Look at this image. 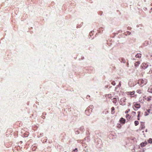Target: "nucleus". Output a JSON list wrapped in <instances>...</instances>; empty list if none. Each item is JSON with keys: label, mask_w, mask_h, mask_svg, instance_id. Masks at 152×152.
<instances>
[{"label": "nucleus", "mask_w": 152, "mask_h": 152, "mask_svg": "<svg viewBox=\"0 0 152 152\" xmlns=\"http://www.w3.org/2000/svg\"><path fill=\"white\" fill-rule=\"evenodd\" d=\"M151 72L152 73V70H151Z\"/></svg>", "instance_id": "cd10ccee"}, {"label": "nucleus", "mask_w": 152, "mask_h": 152, "mask_svg": "<svg viewBox=\"0 0 152 152\" xmlns=\"http://www.w3.org/2000/svg\"><path fill=\"white\" fill-rule=\"evenodd\" d=\"M140 64V61H137L135 63V65L136 66H138L139 64Z\"/></svg>", "instance_id": "f3484780"}, {"label": "nucleus", "mask_w": 152, "mask_h": 152, "mask_svg": "<svg viewBox=\"0 0 152 152\" xmlns=\"http://www.w3.org/2000/svg\"><path fill=\"white\" fill-rule=\"evenodd\" d=\"M135 92L134 91L130 92H126V94L127 95H131L130 97H134L136 96L134 94Z\"/></svg>", "instance_id": "20e7f679"}, {"label": "nucleus", "mask_w": 152, "mask_h": 152, "mask_svg": "<svg viewBox=\"0 0 152 152\" xmlns=\"http://www.w3.org/2000/svg\"><path fill=\"white\" fill-rule=\"evenodd\" d=\"M143 98L147 101L149 102L151 100L152 97L150 96H143Z\"/></svg>", "instance_id": "39448f33"}, {"label": "nucleus", "mask_w": 152, "mask_h": 152, "mask_svg": "<svg viewBox=\"0 0 152 152\" xmlns=\"http://www.w3.org/2000/svg\"><path fill=\"white\" fill-rule=\"evenodd\" d=\"M139 124V122L138 121H134V124L135 126H137Z\"/></svg>", "instance_id": "4468645a"}, {"label": "nucleus", "mask_w": 152, "mask_h": 152, "mask_svg": "<svg viewBox=\"0 0 152 152\" xmlns=\"http://www.w3.org/2000/svg\"><path fill=\"white\" fill-rule=\"evenodd\" d=\"M137 113L138 114V115L137 116V120H140V119L139 117H140V111H138L137 112Z\"/></svg>", "instance_id": "f8f14e48"}, {"label": "nucleus", "mask_w": 152, "mask_h": 152, "mask_svg": "<svg viewBox=\"0 0 152 152\" xmlns=\"http://www.w3.org/2000/svg\"><path fill=\"white\" fill-rule=\"evenodd\" d=\"M141 54L140 53H137L135 55V57L137 58H140L141 57Z\"/></svg>", "instance_id": "6e6552de"}, {"label": "nucleus", "mask_w": 152, "mask_h": 152, "mask_svg": "<svg viewBox=\"0 0 152 152\" xmlns=\"http://www.w3.org/2000/svg\"><path fill=\"white\" fill-rule=\"evenodd\" d=\"M140 107L141 106L140 104L138 103L137 102H134L133 103L132 107L134 110L137 111L138 109H139Z\"/></svg>", "instance_id": "f03ea898"}, {"label": "nucleus", "mask_w": 152, "mask_h": 152, "mask_svg": "<svg viewBox=\"0 0 152 152\" xmlns=\"http://www.w3.org/2000/svg\"><path fill=\"white\" fill-rule=\"evenodd\" d=\"M126 117L127 118V120L129 119L130 118V116L129 114H126Z\"/></svg>", "instance_id": "ddd939ff"}, {"label": "nucleus", "mask_w": 152, "mask_h": 152, "mask_svg": "<svg viewBox=\"0 0 152 152\" xmlns=\"http://www.w3.org/2000/svg\"><path fill=\"white\" fill-rule=\"evenodd\" d=\"M113 102L114 103H116L117 102V99L116 98H114L113 99Z\"/></svg>", "instance_id": "dca6fc26"}, {"label": "nucleus", "mask_w": 152, "mask_h": 152, "mask_svg": "<svg viewBox=\"0 0 152 152\" xmlns=\"http://www.w3.org/2000/svg\"><path fill=\"white\" fill-rule=\"evenodd\" d=\"M117 126L118 128L119 129H120L121 127V126L120 125V124H119Z\"/></svg>", "instance_id": "aec40b11"}, {"label": "nucleus", "mask_w": 152, "mask_h": 152, "mask_svg": "<svg viewBox=\"0 0 152 152\" xmlns=\"http://www.w3.org/2000/svg\"><path fill=\"white\" fill-rule=\"evenodd\" d=\"M125 113L127 114L128 113V111H127V110H126L125 111Z\"/></svg>", "instance_id": "5701e85b"}, {"label": "nucleus", "mask_w": 152, "mask_h": 152, "mask_svg": "<svg viewBox=\"0 0 152 152\" xmlns=\"http://www.w3.org/2000/svg\"><path fill=\"white\" fill-rule=\"evenodd\" d=\"M150 110H147V111H145V114L146 115H148V114L150 113Z\"/></svg>", "instance_id": "9b49d317"}, {"label": "nucleus", "mask_w": 152, "mask_h": 152, "mask_svg": "<svg viewBox=\"0 0 152 152\" xmlns=\"http://www.w3.org/2000/svg\"><path fill=\"white\" fill-rule=\"evenodd\" d=\"M147 83V80L146 79H140L138 80V84L141 87H142Z\"/></svg>", "instance_id": "f257e3e1"}, {"label": "nucleus", "mask_w": 152, "mask_h": 152, "mask_svg": "<svg viewBox=\"0 0 152 152\" xmlns=\"http://www.w3.org/2000/svg\"><path fill=\"white\" fill-rule=\"evenodd\" d=\"M132 114L134 116H135L136 115V113L135 112L132 111Z\"/></svg>", "instance_id": "a211bd4d"}, {"label": "nucleus", "mask_w": 152, "mask_h": 152, "mask_svg": "<svg viewBox=\"0 0 152 152\" xmlns=\"http://www.w3.org/2000/svg\"><path fill=\"white\" fill-rule=\"evenodd\" d=\"M147 144V142L146 141H145L144 142L141 143L140 145L142 147H145L146 145Z\"/></svg>", "instance_id": "0eeeda50"}, {"label": "nucleus", "mask_w": 152, "mask_h": 152, "mask_svg": "<svg viewBox=\"0 0 152 152\" xmlns=\"http://www.w3.org/2000/svg\"><path fill=\"white\" fill-rule=\"evenodd\" d=\"M148 142L149 143H152V139L149 138L148 140Z\"/></svg>", "instance_id": "2eb2a0df"}, {"label": "nucleus", "mask_w": 152, "mask_h": 152, "mask_svg": "<svg viewBox=\"0 0 152 152\" xmlns=\"http://www.w3.org/2000/svg\"><path fill=\"white\" fill-rule=\"evenodd\" d=\"M119 103L121 105H125L126 103V97H124L121 98L120 100Z\"/></svg>", "instance_id": "7ed1b4c3"}, {"label": "nucleus", "mask_w": 152, "mask_h": 152, "mask_svg": "<svg viewBox=\"0 0 152 152\" xmlns=\"http://www.w3.org/2000/svg\"><path fill=\"white\" fill-rule=\"evenodd\" d=\"M142 89H138L137 91V92L139 94H141L142 93Z\"/></svg>", "instance_id": "9d476101"}, {"label": "nucleus", "mask_w": 152, "mask_h": 152, "mask_svg": "<svg viewBox=\"0 0 152 152\" xmlns=\"http://www.w3.org/2000/svg\"><path fill=\"white\" fill-rule=\"evenodd\" d=\"M127 111H128V112L130 111V109H128L127 110Z\"/></svg>", "instance_id": "393cba45"}, {"label": "nucleus", "mask_w": 152, "mask_h": 152, "mask_svg": "<svg viewBox=\"0 0 152 152\" xmlns=\"http://www.w3.org/2000/svg\"><path fill=\"white\" fill-rule=\"evenodd\" d=\"M120 85H121V84H120V83L119 85H120Z\"/></svg>", "instance_id": "bb28decb"}, {"label": "nucleus", "mask_w": 152, "mask_h": 152, "mask_svg": "<svg viewBox=\"0 0 152 152\" xmlns=\"http://www.w3.org/2000/svg\"><path fill=\"white\" fill-rule=\"evenodd\" d=\"M113 85H115V81H113L111 83Z\"/></svg>", "instance_id": "412c9836"}, {"label": "nucleus", "mask_w": 152, "mask_h": 152, "mask_svg": "<svg viewBox=\"0 0 152 152\" xmlns=\"http://www.w3.org/2000/svg\"><path fill=\"white\" fill-rule=\"evenodd\" d=\"M148 90L149 92L152 93V87L149 88Z\"/></svg>", "instance_id": "6ab92c4d"}, {"label": "nucleus", "mask_w": 152, "mask_h": 152, "mask_svg": "<svg viewBox=\"0 0 152 152\" xmlns=\"http://www.w3.org/2000/svg\"><path fill=\"white\" fill-rule=\"evenodd\" d=\"M141 126H142V129H143L145 128V126L143 125V124H141Z\"/></svg>", "instance_id": "4be33fe9"}, {"label": "nucleus", "mask_w": 152, "mask_h": 152, "mask_svg": "<svg viewBox=\"0 0 152 152\" xmlns=\"http://www.w3.org/2000/svg\"><path fill=\"white\" fill-rule=\"evenodd\" d=\"M120 85H121V84H120V83L119 85H120Z\"/></svg>", "instance_id": "a878e982"}, {"label": "nucleus", "mask_w": 152, "mask_h": 152, "mask_svg": "<svg viewBox=\"0 0 152 152\" xmlns=\"http://www.w3.org/2000/svg\"><path fill=\"white\" fill-rule=\"evenodd\" d=\"M119 121L121 124H124L125 123L126 120L123 118H121L119 120Z\"/></svg>", "instance_id": "423d86ee"}, {"label": "nucleus", "mask_w": 152, "mask_h": 152, "mask_svg": "<svg viewBox=\"0 0 152 152\" xmlns=\"http://www.w3.org/2000/svg\"><path fill=\"white\" fill-rule=\"evenodd\" d=\"M111 113L112 114H114L115 113V108L114 107H112L111 108Z\"/></svg>", "instance_id": "1a4fd4ad"}, {"label": "nucleus", "mask_w": 152, "mask_h": 152, "mask_svg": "<svg viewBox=\"0 0 152 152\" xmlns=\"http://www.w3.org/2000/svg\"><path fill=\"white\" fill-rule=\"evenodd\" d=\"M77 148H76L73 151H77Z\"/></svg>", "instance_id": "b1692460"}]
</instances>
